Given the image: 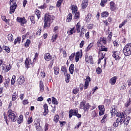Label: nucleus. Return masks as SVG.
Segmentation results:
<instances>
[{
    "mask_svg": "<svg viewBox=\"0 0 131 131\" xmlns=\"http://www.w3.org/2000/svg\"><path fill=\"white\" fill-rule=\"evenodd\" d=\"M99 47H101L99 50L100 51H101V52H107V51H108V48H105V46H103V45Z\"/></svg>",
    "mask_w": 131,
    "mask_h": 131,
    "instance_id": "f704fd0d",
    "label": "nucleus"
},
{
    "mask_svg": "<svg viewBox=\"0 0 131 131\" xmlns=\"http://www.w3.org/2000/svg\"><path fill=\"white\" fill-rule=\"evenodd\" d=\"M30 43H31V41H30V39H27L25 43V47L26 48H28V47H29V46L30 45Z\"/></svg>",
    "mask_w": 131,
    "mask_h": 131,
    "instance_id": "e433bc0d",
    "label": "nucleus"
},
{
    "mask_svg": "<svg viewBox=\"0 0 131 131\" xmlns=\"http://www.w3.org/2000/svg\"><path fill=\"white\" fill-rule=\"evenodd\" d=\"M53 64H54V59L51 60V61H50V63L48 66V68H49V69H52V68H53Z\"/></svg>",
    "mask_w": 131,
    "mask_h": 131,
    "instance_id": "3c124183",
    "label": "nucleus"
},
{
    "mask_svg": "<svg viewBox=\"0 0 131 131\" xmlns=\"http://www.w3.org/2000/svg\"><path fill=\"white\" fill-rule=\"evenodd\" d=\"M89 5V2L88 0H83L81 4L82 9H85L88 5Z\"/></svg>",
    "mask_w": 131,
    "mask_h": 131,
    "instance_id": "aec40b11",
    "label": "nucleus"
},
{
    "mask_svg": "<svg viewBox=\"0 0 131 131\" xmlns=\"http://www.w3.org/2000/svg\"><path fill=\"white\" fill-rule=\"evenodd\" d=\"M8 117L9 119L13 121V122H15L17 120V113L16 112L12 111V110H9L8 111Z\"/></svg>",
    "mask_w": 131,
    "mask_h": 131,
    "instance_id": "20e7f679",
    "label": "nucleus"
},
{
    "mask_svg": "<svg viewBox=\"0 0 131 131\" xmlns=\"http://www.w3.org/2000/svg\"><path fill=\"white\" fill-rule=\"evenodd\" d=\"M24 81H25V79L23 76H20L17 79V82L18 84H23L24 83Z\"/></svg>",
    "mask_w": 131,
    "mask_h": 131,
    "instance_id": "6ab92c4d",
    "label": "nucleus"
},
{
    "mask_svg": "<svg viewBox=\"0 0 131 131\" xmlns=\"http://www.w3.org/2000/svg\"><path fill=\"white\" fill-rule=\"evenodd\" d=\"M107 43V41H106V38H100L98 42H97V44L98 47H102L103 45H106Z\"/></svg>",
    "mask_w": 131,
    "mask_h": 131,
    "instance_id": "1a4fd4ad",
    "label": "nucleus"
},
{
    "mask_svg": "<svg viewBox=\"0 0 131 131\" xmlns=\"http://www.w3.org/2000/svg\"><path fill=\"white\" fill-rule=\"evenodd\" d=\"M78 19H79V12H77L75 13L74 20H75V21H76V20H78Z\"/></svg>",
    "mask_w": 131,
    "mask_h": 131,
    "instance_id": "7c9ffc66",
    "label": "nucleus"
},
{
    "mask_svg": "<svg viewBox=\"0 0 131 131\" xmlns=\"http://www.w3.org/2000/svg\"><path fill=\"white\" fill-rule=\"evenodd\" d=\"M17 98H18V93L17 92L13 93L12 96V100L16 101V100H17Z\"/></svg>",
    "mask_w": 131,
    "mask_h": 131,
    "instance_id": "b1692460",
    "label": "nucleus"
},
{
    "mask_svg": "<svg viewBox=\"0 0 131 131\" xmlns=\"http://www.w3.org/2000/svg\"><path fill=\"white\" fill-rule=\"evenodd\" d=\"M123 54L127 56L131 55V43H127L123 49Z\"/></svg>",
    "mask_w": 131,
    "mask_h": 131,
    "instance_id": "7ed1b4c3",
    "label": "nucleus"
},
{
    "mask_svg": "<svg viewBox=\"0 0 131 131\" xmlns=\"http://www.w3.org/2000/svg\"><path fill=\"white\" fill-rule=\"evenodd\" d=\"M108 0H101L100 3L101 7H105V4L107 3Z\"/></svg>",
    "mask_w": 131,
    "mask_h": 131,
    "instance_id": "49530a36",
    "label": "nucleus"
},
{
    "mask_svg": "<svg viewBox=\"0 0 131 131\" xmlns=\"http://www.w3.org/2000/svg\"><path fill=\"white\" fill-rule=\"evenodd\" d=\"M91 108L90 103H85V101H83L80 103V109H83L84 111H89V109Z\"/></svg>",
    "mask_w": 131,
    "mask_h": 131,
    "instance_id": "0eeeda50",
    "label": "nucleus"
},
{
    "mask_svg": "<svg viewBox=\"0 0 131 131\" xmlns=\"http://www.w3.org/2000/svg\"><path fill=\"white\" fill-rule=\"evenodd\" d=\"M92 80L91 79V77L90 76H86V79H85V83L84 85V90H86L89 88V85H90V81Z\"/></svg>",
    "mask_w": 131,
    "mask_h": 131,
    "instance_id": "9b49d317",
    "label": "nucleus"
},
{
    "mask_svg": "<svg viewBox=\"0 0 131 131\" xmlns=\"http://www.w3.org/2000/svg\"><path fill=\"white\" fill-rule=\"evenodd\" d=\"M69 118H71L72 116H76L77 118H81V115L78 114V110H70L69 112Z\"/></svg>",
    "mask_w": 131,
    "mask_h": 131,
    "instance_id": "39448f33",
    "label": "nucleus"
},
{
    "mask_svg": "<svg viewBox=\"0 0 131 131\" xmlns=\"http://www.w3.org/2000/svg\"><path fill=\"white\" fill-rule=\"evenodd\" d=\"M43 108L45 110L43 115L46 116L48 113H49V106H48L47 103H45L43 105Z\"/></svg>",
    "mask_w": 131,
    "mask_h": 131,
    "instance_id": "4be33fe9",
    "label": "nucleus"
},
{
    "mask_svg": "<svg viewBox=\"0 0 131 131\" xmlns=\"http://www.w3.org/2000/svg\"><path fill=\"white\" fill-rule=\"evenodd\" d=\"M44 59L46 61H49L52 60V55L49 53H46L44 55Z\"/></svg>",
    "mask_w": 131,
    "mask_h": 131,
    "instance_id": "f3484780",
    "label": "nucleus"
},
{
    "mask_svg": "<svg viewBox=\"0 0 131 131\" xmlns=\"http://www.w3.org/2000/svg\"><path fill=\"white\" fill-rule=\"evenodd\" d=\"M35 15L37 17L38 19L40 18V12H39V10H37L36 11Z\"/></svg>",
    "mask_w": 131,
    "mask_h": 131,
    "instance_id": "6e6d98bb",
    "label": "nucleus"
},
{
    "mask_svg": "<svg viewBox=\"0 0 131 131\" xmlns=\"http://www.w3.org/2000/svg\"><path fill=\"white\" fill-rule=\"evenodd\" d=\"M48 7V5H47V4L44 3L43 5H41L39 7L40 9H46V8Z\"/></svg>",
    "mask_w": 131,
    "mask_h": 131,
    "instance_id": "bf43d9fd",
    "label": "nucleus"
},
{
    "mask_svg": "<svg viewBox=\"0 0 131 131\" xmlns=\"http://www.w3.org/2000/svg\"><path fill=\"white\" fill-rule=\"evenodd\" d=\"M125 107H128L131 106V101L130 99H129V101H127L125 104Z\"/></svg>",
    "mask_w": 131,
    "mask_h": 131,
    "instance_id": "13d9d810",
    "label": "nucleus"
},
{
    "mask_svg": "<svg viewBox=\"0 0 131 131\" xmlns=\"http://www.w3.org/2000/svg\"><path fill=\"white\" fill-rule=\"evenodd\" d=\"M16 20L17 22H19V23L24 25L26 23V19H25V17H17L16 18Z\"/></svg>",
    "mask_w": 131,
    "mask_h": 131,
    "instance_id": "2eb2a0df",
    "label": "nucleus"
},
{
    "mask_svg": "<svg viewBox=\"0 0 131 131\" xmlns=\"http://www.w3.org/2000/svg\"><path fill=\"white\" fill-rule=\"evenodd\" d=\"M34 125L36 128V130L37 131H41V126H40V121L38 119H36L34 121Z\"/></svg>",
    "mask_w": 131,
    "mask_h": 131,
    "instance_id": "6e6552de",
    "label": "nucleus"
},
{
    "mask_svg": "<svg viewBox=\"0 0 131 131\" xmlns=\"http://www.w3.org/2000/svg\"><path fill=\"white\" fill-rule=\"evenodd\" d=\"M57 37H58V34H53L51 38L52 42H55L57 40Z\"/></svg>",
    "mask_w": 131,
    "mask_h": 131,
    "instance_id": "393cba45",
    "label": "nucleus"
},
{
    "mask_svg": "<svg viewBox=\"0 0 131 131\" xmlns=\"http://www.w3.org/2000/svg\"><path fill=\"white\" fill-rule=\"evenodd\" d=\"M94 46V44L93 43H90V45L87 47V48L85 49V52H89L92 48H93V46Z\"/></svg>",
    "mask_w": 131,
    "mask_h": 131,
    "instance_id": "ea45409f",
    "label": "nucleus"
},
{
    "mask_svg": "<svg viewBox=\"0 0 131 131\" xmlns=\"http://www.w3.org/2000/svg\"><path fill=\"white\" fill-rule=\"evenodd\" d=\"M16 79V76L13 75L12 78L11 79V84H15V79Z\"/></svg>",
    "mask_w": 131,
    "mask_h": 131,
    "instance_id": "4d7b16f0",
    "label": "nucleus"
},
{
    "mask_svg": "<svg viewBox=\"0 0 131 131\" xmlns=\"http://www.w3.org/2000/svg\"><path fill=\"white\" fill-rule=\"evenodd\" d=\"M104 57H105V54H104L103 53H99V59L100 60H103V59H104Z\"/></svg>",
    "mask_w": 131,
    "mask_h": 131,
    "instance_id": "8fccbe9b",
    "label": "nucleus"
},
{
    "mask_svg": "<svg viewBox=\"0 0 131 131\" xmlns=\"http://www.w3.org/2000/svg\"><path fill=\"white\" fill-rule=\"evenodd\" d=\"M108 16H109V13L107 11H104L101 13V16L103 18L108 17Z\"/></svg>",
    "mask_w": 131,
    "mask_h": 131,
    "instance_id": "c03bdc74",
    "label": "nucleus"
},
{
    "mask_svg": "<svg viewBox=\"0 0 131 131\" xmlns=\"http://www.w3.org/2000/svg\"><path fill=\"white\" fill-rule=\"evenodd\" d=\"M125 89H126V84L125 82H123L119 84L118 90H119V91H124Z\"/></svg>",
    "mask_w": 131,
    "mask_h": 131,
    "instance_id": "ddd939ff",
    "label": "nucleus"
},
{
    "mask_svg": "<svg viewBox=\"0 0 131 131\" xmlns=\"http://www.w3.org/2000/svg\"><path fill=\"white\" fill-rule=\"evenodd\" d=\"M85 61L86 63H90V64H94V60H93V57L92 56H89L88 55H85Z\"/></svg>",
    "mask_w": 131,
    "mask_h": 131,
    "instance_id": "f8f14e48",
    "label": "nucleus"
},
{
    "mask_svg": "<svg viewBox=\"0 0 131 131\" xmlns=\"http://www.w3.org/2000/svg\"><path fill=\"white\" fill-rule=\"evenodd\" d=\"M80 56V52H77L76 53L75 60L76 62L79 61V56Z\"/></svg>",
    "mask_w": 131,
    "mask_h": 131,
    "instance_id": "cd10ccee",
    "label": "nucleus"
},
{
    "mask_svg": "<svg viewBox=\"0 0 131 131\" xmlns=\"http://www.w3.org/2000/svg\"><path fill=\"white\" fill-rule=\"evenodd\" d=\"M117 117H118L116 121L113 123V126L114 127H117L119 123L120 124H122L125 121V115L124 113L121 112H118L116 114Z\"/></svg>",
    "mask_w": 131,
    "mask_h": 131,
    "instance_id": "f257e3e1",
    "label": "nucleus"
},
{
    "mask_svg": "<svg viewBox=\"0 0 131 131\" xmlns=\"http://www.w3.org/2000/svg\"><path fill=\"white\" fill-rule=\"evenodd\" d=\"M61 71H62L63 72H64V74H66V73H67V70L66 69V67H62Z\"/></svg>",
    "mask_w": 131,
    "mask_h": 131,
    "instance_id": "680f3d73",
    "label": "nucleus"
},
{
    "mask_svg": "<svg viewBox=\"0 0 131 131\" xmlns=\"http://www.w3.org/2000/svg\"><path fill=\"white\" fill-rule=\"evenodd\" d=\"M72 20V14L70 13L68 14L67 18V22H70Z\"/></svg>",
    "mask_w": 131,
    "mask_h": 131,
    "instance_id": "473e14b6",
    "label": "nucleus"
},
{
    "mask_svg": "<svg viewBox=\"0 0 131 131\" xmlns=\"http://www.w3.org/2000/svg\"><path fill=\"white\" fill-rule=\"evenodd\" d=\"M97 116V113L95 111H93L92 114V117H96Z\"/></svg>",
    "mask_w": 131,
    "mask_h": 131,
    "instance_id": "774afa93",
    "label": "nucleus"
},
{
    "mask_svg": "<svg viewBox=\"0 0 131 131\" xmlns=\"http://www.w3.org/2000/svg\"><path fill=\"white\" fill-rule=\"evenodd\" d=\"M53 16L50 15L49 14H46L45 16L44 28L50 27V24L53 22Z\"/></svg>",
    "mask_w": 131,
    "mask_h": 131,
    "instance_id": "f03ea898",
    "label": "nucleus"
},
{
    "mask_svg": "<svg viewBox=\"0 0 131 131\" xmlns=\"http://www.w3.org/2000/svg\"><path fill=\"white\" fill-rule=\"evenodd\" d=\"M96 72L97 74H101V73H102V69H101L100 68L98 67L96 69Z\"/></svg>",
    "mask_w": 131,
    "mask_h": 131,
    "instance_id": "052dcab7",
    "label": "nucleus"
},
{
    "mask_svg": "<svg viewBox=\"0 0 131 131\" xmlns=\"http://www.w3.org/2000/svg\"><path fill=\"white\" fill-rule=\"evenodd\" d=\"M39 90L40 92H43L45 91V85H43V82L42 81H39Z\"/></svg>",
    "mask_w": 131,
    "mask_h": 131,
    "instance_id": "5701e85b",
    "label": "nucleus"
},
{
    "mask_svg": "<svg viewBox=\"0 0 131 131\" xmlns=\"http://www.w3.org/2000/svg\"><path fill=\"white\" fill-rule=\"evenodd\" d=\"M78 92H79V90H78V89L76 88L75 89H74L73 91V94H75V95H76V94H77V93H78Z\"/></svg>",
    "mask_w": 131,
    "mask_h": 131,
    "instance_id": "e2e57ef3",
    "label": "nucleus"
},
{
    "mask_svg": "<svg viewBox=\"0 0 131 131\" xmlns=\"http://www.w3.org/2000/svg\"><path fill=\"white\" fill-rule=\"evenodd\" d=\"M75 31H74V28L71 29L69 31H68L67 33L69 35H72L73 33H75Z\"/></svg>",
    "mask_w": 131,
    "mask_h": 131,
    "instance_id": "58836bf2",
    "label": "nucleus"
},
{
    "mask_svg": "<svg viewBox=\"0 0 131 131\" xmlns=\"http://www.w3.org/2000/svg\"><path fill=\"white\" fill-rule=\"evenodd\" d=\"M34 17H35V15H31L29 16V19H30L31 21L33 24H34L35 23V21L34 20Z\"/></svg>",
    "mask_w": 131,
    "mask_h": 131,
    "instance_id": "37998d69",
    "label": "nucleus"
},
{
    "mask_svg": "<svg viewBox=\"0 0 131 131\" xmlns=\"http://www.w3.org/2000/svg\"><path fill=\"white\" fill-rule=\"evenodd\" d=\"M80 27H81L80 22L79 21L76 25V29H77V32H80Z\"/></svg>",
    "mask_w": 131,
    "mask_h": 131,
    "instance_id": "a18cd8bd",
    "label": "nucleus"
},
{
    "mask_svg": "<svg viewBox=\"0 0 131 131\" xmlns=\"http://www.w3.org/2000/svg\"><path fill=\"white\" fill-rule=\"evenodd\" d=\"M72 10L73 14L77 12V6L76 5H72Z\"/></svg>",
    "mask_w": 131,
    "mask_h": 131,
    "instance_id": "bb28decb",
    "label": "nucleus"
},
{
    "mask_svg": "<svg viewBox=\"0 0 131 131\" xmlns=\"http://www.w3.org/2000/svg\"><path fill=\"white\" fill-rule=\"evenodd\" d=\"M17 0H10V14H13L15 12V10L17 9Z\"/></svg>",
    "mask_w": 131,
    "mask_h": 131,
    "instance_id": "423d86ee",
    "label": "nucleus"
},
{
    "mask_svg": "<svg viewBox=\"0 0 131 131\" xmlns=\"http://www.w3.org/2000/svg\"><path fill=\"white\" fill-rule=\"evenodd\" d=\"M10 70H11V65L9 64V66H6V72H8V71H9Z\"/></svg>",
    "mask_w": 131,
    "mask_h": 131,
    "instance_id": "69168bd1",
    "label": "nucleus"
},
{
    "mask_svg": "<svg viewBox=\"0 0 131 131\" xmlns=\"http://www.w3.org/2000/svg\"><path fill=\"white\" fill-rule=\"evenodd\" d=\"M69 71L71 74H73V72H74V64L72 63L69 68Z\"/></svg>",
    "mask_w": 131,
    "mask_h": 131,
    "instance_id": "a878e982",
    "label": "nucleus"
},
{
    "mask_svg": "<svg viewBox=\"0 0 131 131\" xmlns=\"http://www.w3.org/2000/svg\"><path fill=\"white\" fill-rule=\"evenodd\" d=\"M118 52H117V51H113V57L117 61H118V60H119V59H120V57H119V55H118Z\"/></svg>",
    "mask_w": 131,
    "mask_h": 131,
    "instance_id": "a211bd4d",
    "label": "nucleus"
},
{
    "mask_svg": "<svg viewBox=\"0 0 131 131\" xmlns=\"http://www.w3.org/2000/svg\"><path fill=\"white\" fill-rule=\"evenodd\" d=\"M110 10L111 11H115L116 10V6L115 5V3L113 2H111L110 3Z\"/></svg>",
    "mask_w": 131,
    "mask_h": 131,
    "instance_id": "412c9836",
    "label": "nucleus"
},
{
    "mask_svg": "<svg viewBox=\"0 0 131 131\" xmlns=\"http://www.w3.org/2000/svg\"><path fill=\"white\" fill-rule=\"evenodd\" d=\"M130 120V117L129 116H128L126 117V119H125L124 125L125 126H127V124H128V123L129 122V120Z\"/></svg>",
    "mask_w": 131,
    "mask_h": 131,
    "instance_id": "c85d7f7f",
    "label": "nucleus"
},
{
    "mask_svg": "<svg viewBox=\"0 0 131 131\" xmlns=\"http://www.w3.org/2000/svg\"><path fill=\"white\" fill-rule=\"evenodd\" d=\"M54 74H55V75H58V74H59V71H60V69L57 67H54Z\"/></svg>",
    "mask_w": 131,
    "mask_h": 131,
    "instance_id": "4c0bfd02",
    "label": "nucleus"
},
{
    "mask_svg": "<svg viewBox=\"0 0 131 131\" xmlns=\"http://www.w3.org/2000/svg\"><path fill=\"white\" fill-rule=\"evenodd\" d=\"M113 43H114V47H115L116 48H117L118 46H119V44H118V42H117V41H114Z\"/></svg>",
    "mask_w": 131,
    "mask_h": 131,
    "instance_id": "0e129e2a",
    "label": "nucleus"
},
{
    "mask_svg": "<svg viewBox=\"0 0 131 131\" xmlns=\"http://www.w3.org/2000/svg\"><path fill=\"white\" fill-rule=\"evenodd\" d=\"M52 104H53L54 105H58V104H59V102L57 101V99H56V98L52 97Z\"/></svg>",
    "mask_w": 131,
    "mask_h": 131,
    "instance_id": "c756f323",
    "label": "nucleus"
},
{
    "mask_svg": "<svg viewBox=\"0 0 131 131\" xmlns=\"http://www.w3.org/2000/svg\"><path fill=\"white\" fill-rule=\"evenodd\" d=\"M91 19H92V14L91 13H89L86 17L87 22H90V21H91Z\"/></svg>",
    "mask_w": 131,
    "mask_h": 131,
    "instance_id": "09e8293b",
    "label": "nucleus"
},
{
    "mask_svg": "<svg viewBox=\"0 0 131 131\" xmlns=\"http://www.w3.org/2000/svg\"><path fill=\"white\" fill-rule=\"evenodd\" d=\"M25 64L26 68H29L30 67H33V66L32 65V62H31V60L27 58L25 61Z\"/></svg>",
    "mask_w": 131,
    "mask_h": 131,
    "instance_id": "4468645a",
    "label": "nucleus"
},
{
    "mask_svg": "<svg viewBox=\"0 0 131 131\" xmlns=\"http://www.w3.org/2000/svg\"><path fill=\"white\" fill-rule=\"evenodd\" d=\"M60 119V118L59 117V115H56L54 116V122H55L56 123H57V122H58L59 121V120Z\"/></svg>",
    "mask_w": 131,
    "mask_h": 131,
    "instance_id": "a19ab883",
    "label": "nucleus"
},
{
    "mask_svg": "<svg viewBox=\"0 0 131 131\" xmlns=\"http://www.w3.org/2000/svg\"><path fill=\"white\" fill-rule=\"evenodd\" d=\"M17 122L19 124H20V123H22V122H23V116H22V115L19 116V117H18V118L17 119Z\"/></svg>",
    "mask_w": 131,
    "mask_h": 131,
    "instance_id": "c9c22d12",
    "label": "nucleus"
},
{
    "mask_svg": "<svg viewBox=\"0 0 131 131\" xmlns=\"http://www.w3.org/2000/svg\"><path fill=\"white\" fill-rule=\"evenodd\" d=\"M98 109L100 111L99 112V116H102L105 113V106L104 105H100L98 106Z\"/></svg>",
    "mask_w": 131,
    "mask_h": 131,
    "instance_id": "9d476101",
    "label": "nucleus"
},
{
    "mask_svg": "<svg viewBox=\"0 0 131 131\" xmlns=\"http://www.w3.org/2000/svg\"><path fill=\"white\" fill-rule=\"evenodd\" d=\"M117 76H114L111 78L110 80V83L112 84V85H114L115 83H116V81L117 80Z\"/></svg>",
    "mask_w": 131,
    "mask_h": 131,
    "instance_id": "dca6fc26",
    "label": "nucleus"
},
{
    "mask_svg": "<svg viewBox=\"0 0 131 131\" xmlns=\"http://www.w3.org/2000/svg\"><path fill=\"white\" fill-rule=\"evenodd\" d=\"M58 29H59V27L58 26L55 27L53 29L54 32H55V33L58 32Z\"/></svg>",
    "mask_w": 131,
    "mask_h": 131,
    "instance_id": "338daca9",
    "label": "nucleus"
},
{
    "mask_svg": "<svg viewBox=\"0 0 131 131\" xmlns=\"http://www.w3.org/2000/svg\"><path fill=\"white\" fill-rule=\"evenodd\" d=\"M3 50L6 51V52H7V53H10V52H11V50L10 49V48H9V47L3 46Z\"/></svg>",
    "mask_w": 131,
    "mask_h": 131,
    "instance_id": "79ce46f5",
    "label": "nucleus"
},
{
    "mask_svg": "<svg viewBox=\"0 0 131 131\" xmlns=\"http://www.w3.org/2000/svg\"><path fill=\"white\" fill-rule=\"evenodd\" d=\"M106 118H107V115H104L102 120H101V123H105L106 122Z\"/></svg>",
    "mask_w": 131,
    "mask_h": 131,
    "instance_id": "864d4df0",
    "label": "nucleus"
},
{
    "mask_svg": "<svg viewBox=\"0 0 131 131\" xmlns=\"http://www.w3.org/2000/svg\"><path fill=\"white\" fill-rule=\"evenodd\" d=\"M21 42V37H17V38H16L14 40V45H17V43H20Z\"/></svg>",
    "mask_w": 131,
    "mask_h": 131,
    "instance_id": "72a5a7b5",
    "label": "nucleus"
},
{
    "mask_svg": "<svg viewBox=\"0 0 131 131\" xmlns=\"http://www.w3.org/2000/svg\"><path fill=\"white\" fill-rule=\"evenodd\" d=\"M74 57H75V53H72L69 57V59L70 61H73Z\"/></svg>",
    "mask_w": 131,
    "mask_h": 131,
    "instance_id": "603ef678",
    "label": "nucleus"
},
{
    "mask_svg": "<svg viewBox=\"0 0 131 131\" xmlns=\"http://www.w3.org/2000/svg\"><path fill=\"white\" fill-rule=\"evenodd\" d=\"M7 38L9 41H12V40H14V37L12 34H8L7 36Z\"/></svg>",
    "mask_w": 131,
    "mask_h": 131,
    "instance_id": "2f4dec72",
    "label": "nucleus"
},
{
    "mask_svg": "<svg viewBox=\"0 0 131 131\" xmlns=\"http://www.w3.org/2000/svg\"><path fill=\"white\" fill-rule=\"evenodd\" d=\"M33 122V119H32V117H29L27 121L28 124H30Z\"/></svg>",
    "mask_w": 131,
    "mask_h": 131,
    "instance_id": "5fc2aeb1",
    "label": "nucleus"
},
{
    "mask_svg": "<svg viewBox=\"0 0 131 131\" xmlns=\"http://www.w3.org/2000/svg\"><path fill=\"white\" fill-rule=\"evenodd\" d=\"M63 0H58L57 2L56 6L57 8H59L61 6V5L63 3Z\"/></svg>",
    "mask_w": 131,
    "mask_h": 131,
    "instance_id": "de8ad7c7",
    "label": "nucleus"
}]
</instances>
